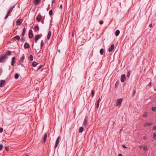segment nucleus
<instances>
[{"mask_svg":"<svg viewBox=\"0 0 156 156\" xmlns=\"http://www.w3.org/2000/svg\"><path fill=\"white\" fill-rule=\"evenodd\" d=\"M7 58L5 55H4L0 58V62L3 63L6 61V59Z\"/></svg>","mask_w":156,"mask_h":156,"instance_id":"nucleus-1","label":"nucleus"},{"mask_svg":"<svg viewBox=\"0 0 156 156\" xmlns=\"http://www.w3.org/2000/svg\"><path fill=\"white\" fill-rule=\"evenodd\" d=\"M122 98H119L117 100L116 106H120L122 102Z\"/></svg>","mask_w":156,"mask_h":156,"instance_id":"nucleus-2","label":"nucleus"},{"mask_svg":"<svg viewBox=\"0 0 156 156\" xmlns=\"http://www.w3.org/2000/svg\"><path fill=\"white\" fill-rule=\"evenodd\" d=\"M126 79V76L124 74H122L121 75V81L122 83L125 82Z\"/></svg>","mask_w":156,"mask_h":156,"instance_id":"nucleus-3","label":"nucleus"},{"mask_svg":"<svg viewBox=\"0 0 156 156\" xmlns=\"http://www.w3.org/2000/svg\"><path fill=\"white\" fill-rule=\"evenodd\" d=\"M60 138V137L58 136L57 139L56 141L55 142V148H56L58 146L59 143V142Z\"/></svg>","mask_w":156,"mask_h":156,"instance_id":"nucleus-4","label":"nucleus"},{"mask_svg":"<svg viewBox=\"0 0 156 156\" xmlns=\"http://www.w3.org/2000/svg\"><path fill=\"white\" fill-rule=\"evenodd\" d=\"M41 37H40V35H35V42L36 43H37V41L39 40Z\"/></svg>","mask_w":156,"mask_h":156,"instance_id":"nucleus-5","label":"nucleus"},{"mask_svg":"<svg viewBox=\"0 0 156 156\" xmlns=\"http://www.w3.org/2000/svg\"><path fill=\"white\" fill-rule=\"evenodd\" d=\"M5 80H1L0 81V87H3L5 84Z\"/></svg>","mask_w":156,"mask_h":156,"instance_id":"nucleus-6","label":"nucleus"},{"mask_svg":"<svg viewBox=\"0 0 156 156\" xmlns=\"http://www.w3.org/2000/svg\"><path fill=\"white\" fill-rule=\"evenodd\" d=\"M28 35L29 38H31L33 37V34L32 33V31L31 29H30L29 30Z\"/></svg>","mask_w":156,"mask_h":156,"instance_id":"nucleus-7","label":"nucleus"},{"mask_svg":"<svg viewBox=\"0 0 156 156\" xmlns=\"http://www.w3.org/2000/svg\"><path fill=\"white\" fill-rule=\"evenodd\" d=\"M16 60V58L15 57H13L12 59L11 65L12 66H14V65L15 63V60Z\"/></svg>","mask_w":156,"mask_h":156,"instance_id":"nucleus-8","label":"nucleus"},{"mask_svg":"<svg viewBox=\"0 0 156 156\" xmlns=\"http://www.w3.org/2000/svg\"><path fill=\"white\" fill-rule=\"evenodd\" d=\"M34 30L35 32L37 31H38L39 30V28L37 25L34 26Z\"/></svg>","mask_w":156,"mask_h":156,"instance_id":"nucleus-9","label":"nucleus"},{"mask_svg":"<svg viewBox=\"0 0 156 156\" xmlns=\"http://www.w3.org/2000/svg\"><path fill=\"white\" fill-rule=\"evenodd\" d=\"M114 44H112L111 45L110 47L109 48L108 51L111 52L114 49Z\"/></svg>","mask_w":156,"mask_h":156,"instance_id":"nucleus-10","label":"nucleus"},{"mask_svg":"<svg viewBox=\"0 0 156 156\" xmlns=\"http://www.w3.org/2000/svg\"><path fill=\"white\" fill-rule=\"evenodd\" d=\"M87 123H88V121L87 120V119L86 118H85L84 119V120L83 122V125L85 127H86L87 126Z\"/></svg>","mask_w":156,"mask_h":156,"instance_id":"nucleus-11","label":"nucleus"},{"mask_svg":"<svg viewBox=\"0 0 156 156\" xmlns=\"http://www.w3.org/2000/svg\"><path fill=\"white\" fill-rule=\"evenodd\" d=\"M41 18L42 17L40 15H38L36 18V20L38 22H39L40 21Z\"/></svg>","mask_w":156,"mask_h":156,"instance_id":"nucleus-12","label":"nucleus"},{"mask_svg":"<svg viewBox=\"0 0 156 156\" xmlns=\"http://www.w3.org/2000/svg\"><path fill=\"white\" fill-rule=\"evenodd\" d=\"M153 124L152 122H146L144 124V126H150L152 125Z\"/></svg>","mask_w":156,"mask_h":156,"instance_id":"nucleus-13","label":"nucleus"},{"mask_svg":"<svg viewBox=\"0 0 156 156\" xmlns=\"http://www.w3.org/2000/svg\"><path fill=\"white\" fill-rule=\"evenodd\" d=\"M30 47V45L28 43H25L24 45V48L25 49L29 48Z\"/></svg>","mask_w":156,"mask_h":156,"instance_id":"nucleus-14","label":"nucleus"},{"mask_svg":"<svg viewBox=\"0 0 156 156\" xmlns=\"http://www.w3.org/2000/svg\"><path fill=\"white\" fill-rule=\"evenodd\" d=\"M47 137V134L46 133L44 135V138H43V141H42V143H44L45 142Z\"/></svg>","mask_w":156,"mask_h":156,"instance_id":"nucleus-15","label":"nucleus"},{"mask_svg":"<svg viewBox=\"0 0 156 156\" xmlns=\"http://www.w3.org/2000/svg\"><path fill=\"white\" fill-rule=\"evenodd\" d=\"M40 0H34V2L35 5H37L39 4Z\"/></svg>","mask_w":156,"mask_h":156,"instance_id":"nucleus-16","label":"nucleus"},{"mask_svg":"<svg viewBox=\"0 0 156 156\" xmlns=\"http://www.w3.org/2000/svg\"><path fill=\"white\" fill-rule=\"evenodd\" d=\"M14 6H15L14 5L12 7H10L9 10V11H8V13H9L10 14L12 12L13 9V8H14Z\"/></svg>","mask_w":156,"mask_h":156,"instance_id":"nucleus-17","label":"nucleus"},{"mask_svg":"<svg viewBox=\"0 0 156 156\" xmlns=\"http://www.w3.org/2000/svg\"><path fill=\"white\" fill-rule=\"evenodd\" d=\"M51 31L50 30H49L48 32V34L47 36V38L48 40H49L50 39L51 35Z\"/></svg>","mask_w":156,"mask_h":156,"instance_id":"nucleus-18","label":"nucleus"},{"mask_svg":"<svg viewBox=\"0 0 156 156\" xmlns=\"http://www.w3.org/2000/svg\"><path fill=\"white\" fill-rule=\"evenodd\" d=\"M12 52L10 51H7L5 53L4 55H11Z\"/></svg>","mask_w":156,"mask_h":156,"instance_id":"nucleus-19","label":"nucleus"},{"mask_svg":"<svg viewBox=\"0 0 156 156\" xmlns=\"http://www.w3.org/2000/svg\"><path fill=\"white\" fill-rule=\"evenodd\" d=\"M25 56L24 55H23V56L22 57L20 58V59L19 61V62H23V61L25 59Z\"/></svg>","mask_w":156,"mask_h":156,"instance_id":"nucleus-20","label":"nucleus"},{"mask_svg":"<svg viewBox=\"0 0 156 156\" xmlns=\"http://www.w3.org/2000/svg\"><path fill=\"white\" fill-rule=\"evenodd\" d=\"M17 39L18 41H19L20 39V37L18 35H16L12 38V40Z\"/></svg>","mask_w":156,"mask_h":156,"instance_id":"nucleus-21","label":"nucleus"},{"mask_svg":"<svg viewBox=\"0 0 156 156\" xmlns=\"http://www.w3.org/2000/svg\"><path fill=\"white\" fill-rule=\"evenodd\" d=\"M22 23V21L20 20V19L17 20L16 21V23L17 25H20Z\"/></svg>","mask_w":156,"mask_h":156,"instance_id":"nucleus-22","label":"nucleus"},{"mask_svg":"<svg viewBox=\"0 0 156 156\" xmlns=\"http://www.w3.org/2000/svg\"><path fill=\"white\" fill-rule=\"evenodd\" d=\"M120 33V31L118 30H117L115 32V35L116 36H118L119 35Z\"/></svg>","mask_w":156,"mask_h":156,"instance_id":"nucleus-23","label":"nucleus"},{"mask_svg":"<svg viewBox=\"0 0 156 156\" xmlns=\"http://www.w3.org/2000/svg\"><path fill=\"white\" fill-rule=\"evenodd\" d=\"M26 32V28H25V27H24L23 28V33L22 34V35L23 37H24V36L25 35Z\"/></svg>","mask_w":156,"mask_h":156,"instance_id":"nucleus-24","label":"nucleus"},{"mask_svg":"<svg viewBox=\"0 0 156 156\" xmlns=\"http://www.w3.org/2000/svg\"><path fill=\"white\" fill-rule=\"evenodd\" d=\"M84 129L83 127H81L79 129V132L80 133H82Z\"/></svg>","mask_w":156,"mask_h":156,"instance_id":"nucleus-25","label":"nucleus"},{"mask_svg":"<svg viewBox=\"0 0 156 156\" xmlns=\"http://www.w3.org/2000/svg\"><path fill=\"white\" fill-rule=\"evenodd\" d=\"M39 63H37V62H34L32 63V66L34 67H35Z\"/></svg>","mask_w":156,"mask_h":156,"instance_id":"nucleus-26","label":"nucleus"},{"mask_svg":"<svg viewBox=\"0 0 156 156\" xmlns=\"http://www.w3.org/2000/svg\"><path fill=\"white\" fill-rule=\"evenodd\" d=\"M100 53L101 55H102L104 53V49L103 48H101L100 51Z\"/></svg>","mask_w":156,"mask_h":156,"instance_id":"nucleus-27","label":"nucleus"},{"mask_svg":"<svg viewBox=\"0 0 156 156\" xmlns=\"http://www.w3.org/2000/svg\"><path fill=\"white\" fill-rule=\"evenodd\" d=\"M30 61H32L33 60V56L32 55H30Z\"/></svg>","mask_w":156,"mask_h":156,"instance_id":"nucleus-28","label":"nucleus"},{"mask_svg":"<svg viewBox=\"0 0 156 156\" xmlns=\"http://www.w3.org/2000/svg\"><path fill=\"white\" fill-rule=\"evenodd\" d=\"M19 76V74L17 73H16L15 74V78L16 79H17Z\"/></svg>","mask_w":156,"mask_h":156,"instance_id":"nucleus-29","label":"nucleus"},{"mask_svg":"<svg viewBox=\"0 0 156 156\" xmlns=\"http://www.w3.org/2000/svg\"><path fill=\"white\" fill-rule=\"evenodd\" d=\"M100 98H99L98 101H97V108H98V107H99V103H100Z\"/></svg>","mask_w":156,"mask_h":156,"instance_id":"nucleus-30","label":"nucleus"},{"mask_svg":"<svg viewBox=\"0 0 156 156\" xmlns=\"http://www.w3.org/2000/svg\"><path fill=\"white\" fill-rule=\"evenodd\" d=\"M130 73H131V70H129L128 71V72L127 74V76L128 77H129L130 75Z\"/></svg>","mask_w":156,"mask_h":156,"instance_id":"nucleus-31","label":"nucleus"},{"mask_svg":"<svg viewBox=\"0 0 156 156\" xmlns=\"http://www.w3.org/2000/svg\"><path fill=\"white\" fill-rule=\"evenodd\" d=\"M143 149L144 151H147L148 150V149H147V146H144L143 147Z\"/></svg>","mask_w":156,"mask_h":156,"instance_id":"nucleus-32","label":"nucleus"},{"mask_svg":"<svg viewBox=\"0 0 156 156\" xmlns=\"http://www.w3.org/2000/svg\"><path fill=\"white\" fill-rule=\"evenodd\" d=\"M152 110L154 112H156V107H153L152 108Z\"/></svg>","mask_w":156,"mask_h":156,"instance_id":"nucleus-33","label":"nucleus"},{"mask_svg":"<svg viewBox=\"0 0 156 156\" xmlns=\"http://www.w3.org/2000/svg\"><path fill=\"white\" fill-rule=\"evenodd\" d=\"M94 90H92L91 91V94L92 97H93L94 94Z\"/></svg>","mask_w":156,"mask_h":156,"instance_id":"nucleus-34","label":"nucleus"},{"mask_svg":"<svg viewBox=\"0 0 156 156\" xmlns=\"http://www.w3.org/2000/svg\"><path fill=\"white\" fill-rule=\"evenodd\" d=\"M9 14H10L9 13H7L6 14V16L5 17L4 19H6L8 17V16H9Z\"/></svg>","mask_w":156,"mask_h":156,"instance_id":"nucleus-35","label":"nucleus"},{"mask_svg":"<svg viewBox=\"0 0 156 156\" xmlns=\"http://www.w3.org/2000/svg\"><path fill=\"white\" fill-rule=\"evenodd\" d=\"M49 14L50 16H51L52 13V10H50L49 12Z\"/></svg>","mask_w":156,"mask_h":156,"instance_id":"nucleus-36","label":"nucleus"},{"mask_svg":"<svg viewBox=\"0 0 156 156\" xmlns=\"http://www.w3.org/2000/svg\"><path fill=\"white\" fill-rule=\"evenodd\" d=\"M44 45L43 40H42L41 43V47H42Z\"/></svg>","mask_w":156,"mask_h":156,"instance_id":"nucleus-37","label":"nucleus"},{"mask_svg":"<svg viewBox=\"0 0 156 156\" xmlns=\"http://www.w3.org/2000/svg\"><path fill=\"white\" fill-rule=\"evenodd\" d=\"M22 62H19L18 63V65H21L22 66H23V67L24 66V65L23 64H22Z\"/></svg>","mask_w":156,"mask_h":156,"instance_id":"nucleus-38","label":"nucleus"},{"mask_svg":"<svg viewBox=\"0 0 156 156\" xmlns=\"http://www.w3.org/2000/svg\"><path fill=\"white\" fill-rule=\"evenodd\" d=\"M43 65H41L40 66L38 67V68L37 69V70H40L43 66Z\"/></svg>","mask_w":156,"mask_h":156,"instance_id":"nucleus-39","label":"nucleus"},{"mask_svg":"<svg viewBox=\"0 0 156 156\" xmlns=\"http://www.w3.org/2000/svg\"><path fill=\"white\" fill-rule=\"evenodd\" d=\"M3 146L2 144H0V151H1L2 150Z\"/></svg>","mask_w":156,"mask_h":156,"instance_id":"nucleus-40","label":"nucleus"},{"mask_svg":"<svg viewBox=\"0 0 156 156\" xmlns=\"http://www.w3.org/2000/svg\"><path fill=\"white\" fill-rule=\"evenodd\" d=\"M153 138L156 139V133H154L153 134Z\"/></svg>","mask_w":156,"mask_h":156,"instance_id":"nucleus-41","label":"nucleus"},{"mask_svg":"<svg viewBox=\"0 0 156 156\" xmlns=\"http://www.w3.org/2000/svg\"><path fill=\"white\" fill-rule=\"evenodd\" d=\"M99 23L100 24H102L103 23V21L102 20H100L99 21Z\"/></svg>","mask_w":156,"mask_h":156,"instance_id":"nucleus-42","label":"nucleus"},{"mask_svg":"<svg viewBox=\"0 0 156 156\" xmlns=\"http://www.w3.org/2000/svg\"><path fill=\"white\" fill-rule=\"evenodd\" d=\"M156 129V125L154 126L152 129L153 130H154Z\"/></svg>","mask_w":156,"mask_h":156,"instance_id":"nucleus-43","label":"nucleus"},{"mask_svg":"<svg viewBox=\"0 0 156 156\" xmlns=\"http://www.w3.org/2000/svg\"><path fill=\"white\" fill-rule=\"evenodd\" d=\"M3 130V129L2 128H0V133H2Z\"/></svg>","mask_w":156,"mask_h":156,"instance_id":"nucleus-44","label":"nucleus"},{"mask_svg":"<svg viewBox=\"0 0 156 156\" xmlns=\"http://www.w3.org/2000/svg\"><path fill=\"white\" fill-rule=\"evenodd\" d=\"M135 93H136V90H134L133 93V96H134L135 95Z\"/></svg>","mask_w":156,"mask_h":156,"instance_id":"nucleus-45","label":"nucleus"},{"mask_svg":"<svg viewBox=\"0 0 156 156\" xmlns=\"http://www.w3.org/2000/svg\"><path fill=\"white\" fill-rule=\"evenodd\" d=\"M25 41L23 37H22L21 38V41L22 42H23V41Z\"/></svg>","mask_w":156,"mask_h":156,"instance_id":"nucleus-46","label":"nucleus"},{"mask_svg":"<svg viewBox=\"0 0 156 156\" xmlns=\"http://www.w3.org/2000/svg\"><path fill=\"white\" fill-rule=\"evenodd\" d=\"M151 82H150L148 84V86H149L151 87Z\"/></svg>","mask_w":156,"mask_h":156,"instance_id":"nucleus-47","label":"nucleus"},{"mask_svg":"<svg viewBox=\"0 0 156 156\" xmlns=\"http://www.w3.org/2000/svg\"><path fill=\"white\" fill-rule=\"evenodd\" d=\"M147 137L146 136H144L143 137V139L144 140H146L147 139Z\"/></svg>","mask_w":156,"mask_h":156,"instance_id":"nucleus-48","label":"nucleus"},{"mask_svg":"<svg viewBox=\"0 0 156 156\" xmlns=\"http://www.w3.org/2000/svg\"><path fill=\"white\" fill-rule=\"evenodd\" d=\"M117 87H118V85H117V83H116L115 84V87L116 88H117Z\"/></svg>","mask_w":156,"mask_h":156,"instance_id":"nucleus-49","label":"nucleus"},{"mask_svg":"<svg viewBox=\"0 0 156 156\" xmlns=\"http://www.w3.org/2000/svg\"><path fill=\"white\" fill-rule=\"evenodd\" d=\"M5 149L6 151H7L9 149V147H8L6 146L5 147Z\"/></svg>","mask_w":156,"mask_h":156,"instance_id":"nucleus-50","label":"nucleus"},{"mask_svg":"<svg viewBox=\"0 0 156 156\" xmlns=\"http://www.w3.org/2000/svg\"><path fill=\"white\" fill-rule=\"evenodd\" d=\"M62 4L60 5V9H62Z\"/></svg>","mask_w":156,"mask_h":156,"instance_id":"nucleus-51","label":"nucleus"},{"mask_svg":"<svg viewBox=\"0 0 156 156\" xmlns=\"http://www.w3.org/2000/svg\"><path fill=\"white\" fill-rule=\"evenodd\" d=\"M149 27H152V24H151H151H149Z\"/></svg>","mask_w":156,"mask_h":156,"instance_id":"nucleus-52","label":"nucleus"},{"mask_svg":"<svg viewBox=\"0 0 156 156\" xmlns=\"http://www.w3.org/2000/svg\"><path fill=\"white\" fill-rule=\"evenodd\" d=\"M122 147H125V148H127V147H126L124 145H122Z\"/></svg>","mask_w":156,"mask_h":156,"instance_id":"nucleus-53","label":"nucleus"},{"mask_svg":"<svg viewBox=\"0 0 156 156\" xmlns=\"http://www.w3.org/2000/svg\"><path fill=\"white\" fill-rule=\"evenodd\" d=\"M55 2V0H52V3H54Z\"/></svg>","mask_w":156,"mask_h":156,"instance_id":"nucleus-54","label":"nucleus"},{"mask_svg":"<svg viewBox=\"0 0 156 156\" xmlns=\"http://www.w3.org/2000/svg\"><path fill=\"white\" fill-rule=\"evenodd\" d=\"M118 156H123L121 154H119Z\"/></svg>","mask_w":156,"mask_h":156,"instance_id":"nucleus-55","label":"nucleus"},{"mask_svg":"<svg viewBox=\"0 0 156 156\" xmlns=\"http://www.w3.org/2000/svg\"><path fill=\"white\" fill-rule=\"evenodd\" d=\"M58 52H59V53H60V50H58Z\"/></svg>","mask_w":156,"mask_h":156,"instance_id":"nucleus-56","label":"nucleus"},{"mask_svg":"<svg viewBox=\"0 0 156 156\" xmlns=\"http://www.w3.org/2000/svg\"><path fill=\"white\" fill-rule=\"evenodd\" d=\"M139 147H140V148H142V146H139Z\"/></svg>","mask_w":156,"mask_h":156,"instance_id":"nucleus-57","label":"nucleus"},{"mask_svg":"<svg viewBox=\"0 0 156 156\" xmlns=\"http://www.w3.org/2000/svg\"><path fill=\"white\" fill-rule=\"evenodd\" d=\"M40 51H39V52H38V53H39V52H40Z\"/></svg>","mask_w":156,"mask_h":156,"instance_id":"nucleus-58","label":"nucleus"},{"mask_svg":"<svg viewBox=\"0 0 156 156\" xmlns=\"http://www.w3.org/2000/svg\"><path fill=\"white\" fill-rule=\"evenodd\" d=\"M155 90V91H156V90Z\"/></svg>","mask_w":156,"mask_h":156,"instance_id":"nucleus-59","label":"nucleus"}]
</instances>
